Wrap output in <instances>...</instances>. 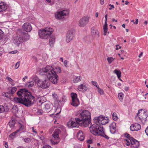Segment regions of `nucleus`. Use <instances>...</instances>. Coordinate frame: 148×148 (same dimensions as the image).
Wrapping results in <instances>:
<instances>
[{
	"label": "nucleus",
	"instance_id": "nucleus-1",
	"mask_svg": "<svg viewBox=\"0 0 148 148\" xmlns=\"http://www.w3.org/2000/svg\"><path fill=\"white\" fill-rule=\"evenodd\" d=\"M39 72L41 75L47 77L48 79L43 81L38 80L37 84L39 88L43 89H47L50 86L49 81L54 84H57L58 76L55 72L52 66H47L45 67L40 69Z\"/></svg>",
	"mask_w": 148,
	"mask_h": 148
},
{
	"label": "nucleus",
	"instance_id": "nucleus-2",
	"mask_svg": "<svg viewBox=\"0 0 148 148\" xmlns=\"http://www.w3.org/2000/svg\"><path fill=\"white\" fill-rule=\"evenodd\" d=\"M17 95L19 97H15L12 99L8 92L2 93V96L10 98V100L16 103L23 104L26 107H30L34 103L35 98L25 88L20 89L17 92Z\"/></svg>",
	"mask_w": 148,
	"mask_h": 148
},
{
	"label": "nucleus",
	"instance_id": "nucleus-3",
	"mask_svg": "<svg viewBox=\"0 0 148 148\" xmlns=\"http://www.w3.org/2000/svg\"><path fill=\"white\" fill-rule=\"evenodd\" d=\"M77 117L71 118L68 122L67 125L69 127H78L79 125L86 127L91 123V115L87 110H79L76 114Z\"/></svg>",
	"mask_w": 148,
	"mask_h": 148
},
{
	"label": "nucleus",
	"instance_id": "nucleus-4",
	"mask_svg": "<svg viewBox=\"0 0 148 148\" xmlns=\"http://www.w3.org/2000/svg\"><path fill=\"white\" fill-rule=\"evenodd\" d=\"M90 132L95 135L101 136L107 139L109 138V137L104 133L102 125L94 123L90 127Z\"/></svg>",
	"mask_w": 148,
	"mask_h": 148
},
{
	"label": "nucleus",
	"instance_id": "nucleus-5",
	"mask_svg": "<svg viewBox=\"0 0 148 148\" xmlns=\"http://www.w3.org/2000/svg\"><path fill=\"white\" fill-rule=\"evenodd\" d=\"M53 29L50 27H46L38 31V34L40 38L44 39L48 38L53 32Z\"/></svg>",
	"mask_w": 148,
	"mask_h": 148
},
{
	"label": "nucleus",
	"instance_id": "nucleus-6",
	"mask_svg": "<svg viewBox=\"0 0 148 148\" xmlns=\"http://www.w3.org/2000/svg\"><path fill=\"white\" fill-rule=\"evenodd\" d=\"M148 116L146 112H145L142 109L139 110L137 113V116L135 117L136 121H141L143 123H145L146 121V118Z\"/></svg>",
	"mask_w": 148,
	"mask_h": 148
},
{
	"label": "nucleus",
	"instance_id": "nucleus-7",
	"mask_svg": "<svg viewBox=\"0 0 148 148\" xmlns=\"http://www.w3.org/2000/svg\"><path fill=\"white\" fill-rule=\"evenodd\" d=\"M71 96L72 98L71 104L74 107H77L79 104L80 103L77 97V94L76 93L72 92L71 94Z\"/></svg>",
	"mask_w": 148,
	"mask_h": 148
},
{
	"label": "nucleus",
	"instance_id": "nucleus-8",
	"mask_svg": "<svg viewBox=\"0 0 148 148\" xmlns=\"http://www.w3.org/2000/svg\"><path fill=\"white\" fill-rule=\"evenodd\" d=\"M90 18L88 16H84L82 17L79 21V26L81 27H84L89 22Z\"/></svg>",
	"mask_w": 148,
	"mask_h": 148
},
{
	"label": "nucleus",
	"instance_id": "nucleus-9",
	"mask_svg": "<svg viewBox=\"0 0 148 148\" xmlns=\"http://www.w3.org/2000/svg\"><path fill=\"white\" fill-rule=\"evenodd\" d=\"M69 14V11L66 10L58 12L56 14L55 17L56 18L62 19L63 18L64 16L68 15Z\"/></svg>",
	"mask_w": 148,
	"mask_h": 148
},
{
	"label": "nucleus",
	"instance_id": "nucleus-10",
	"mask_svg": "<svg viewBox=\"0 0 148 148\" xmlns=\"http://www.w3.org/2000/svg\"><path fill=\"white\" fill-rule=\"evenodd\" d=\"M74 35V31L73 30L68 31L66 34V41L67 43L71 41Z\"/></svg>",
	"mask_w": 148,
	"mask_h": 148
},
{
	"label": "nucleus",
	"instance_id": "nucleus-11",
	"mask_svg": "<svg viewBox=\"0 0 148 148\" xmlns=\"http://www.w3.org/2000/svg\"><path fill=\"white\" fill-rule=\"evenodd\" d=\"M125 136L126 138L123 140L124 145L127 146H129L130 144L131 139L133 138L131 137L130 135L127 133L125 134Z\"/></svg>",
	"mask_w": 148,
	"mask_h": 148
},
{
	"label": "nucleus",
	"instance_id": "nucleus-12",
	"mask_svg": "<svg viewBox=\"0 0 148 148\" xmlns=\"http://www.w3.org/2000/svg\"><path fill=\"white\" fill-rule=\"evenodd\" d=\"M105 118L104 116L101 115L95 117L93 119L94 123H95L99 125H101L100 124V122H101L103 120H104Z\"/></svg>",
	"mask_w": 148,
	"mask_h": 148
},
{
	"label": "nucleus",
	"instance_id": "nucleus-13",
	"mask_svg": "<svg viewBox=\"0 0 148 148\" xmlns=\"http://www.w3.org/2000/svg\"><path fill=\"white\" fill-rule=\"evenodd\" d=\"M141 128V127L140 125L138 123H134L130 126V129L132 131H136L140 130Z\"/></svg>",
	"mask_w": 148,
	"mask_h": 148
},
{
	"label": "nucleus",
	"instance_id": "nucleus-14",
	"mask_svg": "<svg viewBox=\"0 0 148 148\" xmlns=\"http://www.w3.org/2000/svg\"><path fill=\"white\" fill-rule=\"evenodd\" d=\"M131 147L132 148H137L139 145V142L134 138H132L131 142Z\"/></svg>",
	"mask_w": 148,
	"mask_h": 148
},
{
	"label": "nucleus",
	"instance_id": "nucleus-15",
	"mask_svg": "<svg viewBox=\"0 0 148 148\" xmlns=\"http://www.w3.org/2000/svg\"><path fill=\"white\" fill-rule=\"evenodd\" d=\"M23 29L27 32H29L32 30L31 25L28 23H25L23 25Z\"/></svg>",
	"mask_w": 148,
	"mask_h": 148
},
{
	"label": "nucleus",
	"instance_id": "nucleus-16",
	"mask_svg": "<svg viewBox=\"0 0 148 148\" xmlns=\"http://www.w3.org/2000/svg\"><path fill=\"white\" fill-rule=\"evenodd\" d=\"M60 133V130L59 129H57L55 130L52 135L55 139L59 140V134Z\"/></svg>",
	"mask_w": 148,
	"mask_h": 148
},
{
	"label": "nucleus",
	"instance_id": "nucleus-17",
	"mask_svg": "<svg viewBox=\"0 0 148 148\" xmlns=\"http://www.w3.org/2000/svg\"><path fill=\"white\" fill-rule=\"evenodd\" d=\"M22 41V38L20 36H17L14 38L13 42L17 46H19Z\"/></svg>",
	"mask_w": 148,
	"mask_h": 148
},
{
	"label": "nucleus",
	"instance_id": "nucleus-18",
	"mask_svg": "<svg viewBox=\"0 0 148 148\" xmlns=\"http://www.w3.org/2000/svg\"><path fill=\"white\" fill-rule=\"evenodd\" d=\"M109 127L111 133L112 134H114L116 130V125L115 123H112L110 125Z\"/></svg>",
	"mask_w": 148,
	"mask_h": 148
},
{
	"label": "nucleus",
	"instance_id": "nucleus-19",
	"mask_svg": "<svg viewBox=\"0 0 148 148\" xmlns=\"http://www.w3.org/2000/svg\"><path fill=\"white\" fill-rule=\"evenodd\" d=\"M8 5L5 3L2 2L0 3V12L5 11Z\"/></svg>",
	"mask_w": 148,
	"mask_h": 148
},
{
	"label": "nucleus",
	"instance_id": "nucleus-20",
	"mask_svg": "<svg viewBox=\"0 0 148 148\" xmlns=\"http://www.w3.org/2000/svg\"><path fill=\"white\" fill-rule=\"evenodd\" d=\"M77 137L79 140L82 141L84 140V137L83 133L81 130H79L77 133Z\"/></svg>",
	"mask_w": 148,
	"mask_h": 148
},
{
	"label": "nucleus",
	"instance_id": "nucleus-21",
	"mask_svg": "<svg viewBox=\"0 0 148 148\" xmlns=\"http://www.w3.org/2000/svg\"><path fill=\"white\" fill-rule=\"evenodd\" d=\"M17 88L16 87H11L8 89V91L11 95H12L17 90Z\"/></svg>",
	"mask_w": 148,
	"mask_h": 148
},
{
	"label": "nucleus",
	"instance_id": "nucleus-22",
	"mask_svg": "<svg viewBox=\"0 0 148 148\" xmlns=\"http://www.w3.org/2000/svg\"><path fill=\"white\" fill-rule=\"evenodd\" d=\"M55 41V38L54 36H51L49 39V44L50 46L52 47H53Z\"/></svg>",
	"mask_w": 148,
	"mask_h": 148
},
{
	"label": "nucleus",
	"instance_id": "nucleus-23",
	"mask_svg": "<svg viewBox=\"0 0 148 148\" xmlns=\"http://www.w3.org/2000/svg\"><path fill=\"white\" fill-rule=\"evenodd\" d=\"M87 89V87L84 84H82L80 85L78 88V89L79 90L82 91H86Z\"/></svg>",
	"mask_w": 148,
	"mask_h": 148
},
{
	"label": "nucleus",
	"instance_id": "nucleus-24",
	"mask_svg": "<svg viewBox=\"0 0 148 148\" xmlns=\"http://www.w3.org/2000/svg\"><path fill=\"white\" fill-rule=\"evenodd\" d=\"M22 40L27 41L29 38V36L28 33H23L22 35Z\"/></svg>",
	"mask_w": 148,
	"mask_h": 148
},
{
	"label": "nucleus",
	"instance_id": "nucleus-25",
	"mask_svg": "<svg viewBox=\"0 0 148 148\" xmlns=\"http://www.w3.org/2000/svg\"><path fill=\"white\" fill-rule=\"evenodd\" d=\"M114 73L117 75L118 78L120 79L121 76V71L116 69L114 71Z\"/></svg>",
	"mask_w": 148,
	"mask_h": 148
},
{
	"label": "nucleus",
	"instance_id": "nucleus-26",
	"mask_svg": "<svg viewBox=\"0 0 148 148\" xmlns=\"http://www.w3.org/2000/svg\"><path fill=\"white\" fill-rule=\"evenodd\" d=\"M91 33L93 35H94L95 36L98 37L99 36V33L98 31L97 30H94L92 29Z\"/></svg>",
	"mask_w": 148,
	"mask_h": 148
},
{
	"label": "nucleus",
	"instance_id": "nucleus-27",
	"mask_svg": "<svg viewBox=\"0 0 148 148\" xmlns=\"http://www.w3.org/2000/svg\"><path fill=\"white\" fill-rule=\"evenodd\" d=\"M82 77L80 76L76 77L73 79V82L75 83H77L81 80Z\"/></svg>",
	"mask_w": 148,
	"mask_h": 148
},
{
	"label": "nucleus",
	"instance_id": "nucleus-28",
	"mask_svg": "<svg viewBox=\"0 0 148 148\" xmlns=\"http://www.w3.org/2000/svg\"><path fill=\"white\" fill-rule=\"evenodd\" d=\"M108 118L106 117L105 118L103 121L101 122H100V124L101 125H105L106 123H108Z\"/></svg>",
	"mask_w": 148,
	"mask_h": 148
},
{
	"label": "nucleus",
	"instance_id": "nucleus-29",
	"mask_svg": "<svg viewBox=\"0 0 148 148\" xmlns=\"http://www.w3.org/2000/svg\"><path fill=\"white\" fill-rule=\"evenodd\" d=\"M15 121L14 120H11L9 122V126L11 127H13L15 125Z\"/></svg>",
	"mask_w": 148,
	"mask_h": 148
},
{
	"label": "nucleus",
	"instance_id": "nucleus-30",
	"mask_svg": "<svg viewBox=\"0 0 148 148\" xmlns=\"http://www.w3.org/2000/svg\"><path fill=\"white\" fill-rule=\"evenodd\" d=\"M34 84V82L32 81L27 82L26 85V86L28 87H31L33 86Z\"/></svg>",
	"mask_w": 148,
	"mask_h": 148
},
{
	"label": "nucleus",
	"instance_id": "nucleus-31",
	"mask_svg": "<svg viewBox=\"0 0 148 148\" xmlns=\"http://www.w3.org/2000/svg\"><path fill=\"white\" fill-rule=\"evenodd\" d=\"M22 138L23 140L26 143H29L31 141V138H23V137H22Z\"/></svg>",
	"mask_w": 148,
	"mask_h": 148
},
{
	"label": "nucleus",
	"instance_id": "nucleus-32",
	"mask_svg": "<svg viewBox=\"0 0 148 148\" xmlns=\"http://www.w3.org/2000/svg\"><path fill=\"white\" fill-rule=\"evenodd\" d=\"M97 87L98 89V91L100 95L104 94V92L103 90L102 89L99 88V86H97Z\"/></svg>",
	"mask_w": 148,
	"mask_h": 148
},
{
	"label": "nucleus",
	"instance_id": "nucleus-33",
	"mask_svg": "<svg viewBox=\"0 0 148 148\" xmlns=\"http://www.w3.org/2000/svg\"><path fill=\"white\" fill-rule=\"evenodd\" d=\"M124 95L122 93H120L118 94V96L119 99L121 101H122L123 99Z\"/></svg>",
	"mask_w": 148,
	"mask_h": 148
},
{
	"label": "nucleus",
	"instance_id": "nucleus-34",
	"mask_svg": "<svg viewBox=\"0 0 148 148\" xmlns=\"http://www.w3.org/2000/svg\"><path fill=\"white\" fill-rule=\"evenodd\" d=\"M112 119L116 121L118 119L116 113H114L112 114Z\"/></svg>",
	"mask_w": 148,
	"mask_h": 148
},
{
	"label": "nucleus",
	"instance_id": "nucleus-35",
	"mask_svg": "<svg viewBox=\"0 0 148 148\" xmlns=\"http://www.w3.org/2000/svg\"><path fill=\"white\" fill-rule=\"evenodd\" d=\"M114 58L112 57H108L107 58V60L109 64H110L114 60Z\"/></svg>",
	"mask_w": 148,
	"mask_h": 148
},
{
	"label": "nucleus",
	"instance_id": "nucleus-36",
	"mask_svg": "<svg viewBox=\"0 0 148 148\" xmlns=\"http://www.w3.org/2000/svg\"><path fill=\"white\" fill-rule=\"evenodd\" d=\"M4 35V34L3 32L1 29H0V40L3 38Z\"/></svg>",
	"mask_w": 148,
	"mask_h": 148
},
{
	"label": "nucleus",
	"instance_id": "nucleus-37",
	"mask_svg": "<svg viewBox=\"0 0 148 148\" xmlns=\"http://www.w3.org/2000/svg\"><path fill=\"white\" fill-rule=\"evenodd\" d=\"M50 141L51 144L52 145L57 144L59 142V141H57L54 140L53 139H51Z\"/></svg>",
	"mask_w": 148,
	"mask_h": 148
},
{
	"label": "nucleus",
	"instance_id": "nucleus-38",
	"mask_svg": "<svg viewBox=\"0 0 148 148\" xmlns=\"http://www.w3.org/2000/svg\"><path fill=\"white\" fill-rule=\"evenodd\" d=\"M5 111V108L3 106L0 105V113L3 112Z\"/></svg>",
	"mask_w": 148,
	"mask_h": 148
},
{
	"label": "nucleus",
	"instance_id": "nucleus-39",
	"mask_svg": "<svg viewBox=\"0 0 148 148\" xmlns=\"http://www.w3.org/2000/svg\"><path fill=\"white\" fill-rule=\"evenodd\" d=\"M103 29L104 30L103 34L105 36L106 35L107 32L108 31L107 26H103Z\"/></svg>",
	"mask_w": 148,
	"mask_h": 148
},
{
	"label": "nucleus",
	"instance_id": "nucleus-40",
	"mask_svg": "<svg viewBox=\"0 0 148 148\" xmlns=\"http://www.w3.org/2000/svg\"><path fill=\"white\" fill-rule=\"evenodd\" d=\"M56 71L55 72L56 73V72L57 73H60L61 72V70L60 68V67H57L56 68Z\"/></svg>",
	"mask_w": 148,
	"mask_h": 148
},
{
	"label": "nucleus",
	"instance_id": "nucleus-41",
	"mask_svg": "<svg viewBox=\"0 0 148 148\" xmlns=\"http://www.w3.org/2000/svg\"><path fill=\"white\" fill-rule=\"evenodd\" d=\"M53 97L55 100L58 101V96L55 93H53L52 94Z\"/></svg>",
	"mask_w": 148,
	"mask_h": 148
},
{
	"label": "nucleus",
	"instance_id": "nucleus-42",
	"mask_svg": "<svg viewBox=\"0 0 148 148\" xmlns=\"http://www.w3.org/2000/svg\"><path fill=\"white\" fill-rule=\"evenodd\" d=\"M20 64V62H17L16 64H15V69H17L19 67V66Z\"/></svg>",
	"mask_w": 148,
	"mask_h": 148
},
{
	"label": "nucleus",
	"instance_id": "nucleus-43",
	"mask_svg": "<svg viewBox=\"0 0 148 148\" xmlns=\"http://www.w3.org/2000/svg\"><path fill=\"white\" fill-rule=\"evenodd\" d=\"M50 106L49 104H47L45 105V108L46 109L49 110L50 109Z\"/></svg>",
	"mask_w": 148,
	"mask_h": 148
},
{
	"label": "nucleus",
	"instance_id": "nucleus-44",
	"mask_svg": "<svg viewBox=\"0 0 148 148\" xmlns=\"http://www.w3.org/2000/svg\"><path fill=\"white\" fill-rule=\"evenodd\" d=\"M6 79L11 82H12L13 81V80L9 77H6Z\"/></svg>",
	"mask_w": 148,
	"mask_h": 148
},
{
	"label": "nucleus",
	"instance_id": "nucleus-45",
	"mask_svg": "<svg viewBox=\"0 0 148 148\" xmlns=\"http://www.w3.org/2000/svg\"><path fill=\"white\" fill-rule=\"evenodd\" d=\"M91 83L94 85L96 86V87L97 86H98L97 85V83L96 82L92 81Z\"/></svg>",
	"mask_w": 148,
	"mask_h": 148
},
{
	"label": "nucleus",
	"instance_id": "nucleus-46",
	"mask_svg": "<svg viewBox=\"0 0 148 148\" xmlns=\"http://www.w3.org/2000/svg\"><path fill=\"white\" fill-rule=\"evenodd\" d=\"M116 50H118L119 49H121V47L119 46V45H116Z\"/></svg>",
	"mask_w": 148,
	"mask_h": 148
},
{
	"label": "nucleus",
	"instance_id": "nucleus-47",
	"mask_svg": "<svg viewBox=\"0 0 148 148\" xmlns=\"http://www.w3.org/2000/svg\"><path fill=\"white\" fill-rule=\"evenodd\" d=\"M109 5L110 6H111V8H109V9L110 10H112V8H114V6L113 5H111V4H110Z\"/></svg>",
	"mask_w": 148,
	"mask_h": 148
},
{
	"label": "nucleus",
	"instance_id": "nucleus-48",
	"mask_svg": "<svg viewBox=\"0 0 148 148\" xmlns=\"http://www.w3.org/2000/svg\"><path fill=\"white\" fill-rule=\"evenodd\" d=\"M40 139L42 140H43L44 139V137L43 136H39Z\"/></svg>",
	"mask_w": 148,
	"mask_h": 148
},
{
	"label": "nucleus",
	"instance_id": "nucleus-49",
	"mask_svg": "<svg viewBox=\"0 0 148 148\" xmlns=\"http://www.w3.org/2000/svg\"><path fill=\"white\" fill-rule=\"evenodd\" d=\"M145 132L146 135L148 136V126L147 127L145 130Z\"/></svg>",
	"mask_w": 148,
	"mask_h": 148
},
{
	"label": "nucleus",
	"instance_id": "nucleus-50",
	"mask_svg": "<svg viewBox=\"0 0 148 148\" xmlns=\"http://www.w3.org/2000/svg\"><path fill=\"white\" fill-rule=\"evenodd\" d=\"M13 110H15L16 111H15V112H18V108L16 107H14L13 108Z\"/></svg>",
	"mask_w": 148,
	"mask_h": 148
},
{
	"label": "nucleus",
	"instance_id": "nucleus-51",
	"mask_svg": "<svg viewBox=\"0 0 148 148\" xmlns=\"http://www.w3.org/2000/svg\"><path fill=\"white\" fill-rule=\"evenodd\" d=\"M67 60H65L64 61V63L65 66H66L67 64Z\"/></svg>",
	"mask_w": 148,
	"mask_h": 148
},
{
	"label": "nucleus",
	"instance_id": "nucleus-52",
	"mask_svg": "<svg viewBox=\"0 0 148 148\" xmlns=\"http://www.w3.org/2000/svg\"><path fill=\"white\" fill-rule=\"evenodd\" d=\"M17 50H15V51H10V52H9V53L14 54V53H17Z\"/></svg>",
	"mask_w": 148,
	"mask_h": 148
},
{
	"label": "nucleus",
	"instance_id": "nucleus-53",
	"mask_svg": "<svg viewBox=\"0 0 148 148\" xmlns=\"http://www.w3.org/2000/svg\"><path fill=\"white\" fill-rule=\"evenodd\" d=\"M42 110H39L37 111L38 113L39 114H41L42 113Z\"/></svg>",
	"mask_w": 148,
	"mask_h": 148
},
{
	"label": "nucleus",
	"instance_id": "nucleus-54",
	"mask_svg": "<svg viewBox=\"0 0 148 148\" xmlns=\"http://www.w3.org/2000/svg\"><path fill=\"white\" fill-rule=\"evenodd\" d=\"M32 132H33L35 133L36 134H37V132L34 129V128L33 127H32Z\"/></svg>",
	"mask_w": 148,
	"mask_h": 148
},
{
	"label": "nucleus",
	"instance_id": "nucleus-55",
	"mask_svg": "<svg viewBox=\"0 0 148 148\" xmlns=\"http://www.w3.org/2000/svg\"><path fill=\"white\" fill-rule=\"evenodd\" d=\"M87 142L88 143L91 144L92 143V141L91 140H88L87 141Z\"/></svg>",
	"mask_w": 148,
	"mask_h": 148
},
{
	"label": "nucleus",
	"instance_id": "nucleus-56",
	"mask_svg": "<svg viewBox=\"0 0 148 148\" xmlns=\"http://www.w3.org/2000/svg\"><path fill=\"white\" fill-rule=\"evenodd\" d=\"M5 146L6 148H8V143L7 142H6L5 143Z\"/></svg>",
	"mask_w": 148,
	"mask_h": 148
},
{
	"label": "nucleus",
	"instance_id": "nucleus-57",
	"mask_svg": "<svg viewBox=\"0 0 148 148\" xmlns=\"http://www.w3.org/2000/svg\"><path fill=\"white\" fill-rule=\"evenodd\" d=\"M104 0H100V3L101 5H103L104 3Z\"/></svg>",
	"mask_w": 148,
	"mask_h": 148
},
{
	"label": "nucleus",
	"instance_id": "nucleus-58",
	"mask_svg": "<svg viewBox=\"0 0 148 148\" xmlns=\"http://www.w3.org/2000/svg\"><path fill=\"white\" fill-rule=\"evenodd\" d=\"M138 19L137 18L136 19V21L134 22V23L135 24H137L138 23Z\"/></svg>",
	"mask_w": 148,
	"mask_h": 148
},
{
	"label": "nucleus",
	"instance_id": "nucleus-59",
	"mask_svg": "<svg viewBox=\"0 0 148 148\" xmlns=\"http://www.w3.org/2000/svg\"><path fill=\"white\" fill-rule=\"evenodd\" d=\"M129 89V87H125L124 88V90L126 91H127Z\"/></svg>",
	"mask_w": 148,
	"mask_h": 148
},
{
	"label": "nucleus",
	"instance_id": "nucleus-60",
	"mask_svg": "<svg viewBox=\"0 0 148 148\" xmlns=\"http://www.w3.org/2000/svg\"><path fill=\"white\" fill-rule=\"evenodd\" d=\"M27 76H25L23 78V80L24 82H25V79H27Z\"/></svg>",
	"mask_w": 148,
	"mask_h": 148
},
{
	"label": "nucleus",
	"instance_id": "nucleus-61",
	"mask_svg": "<svg viewBox=\"0 0 148 148\" xmlns=\"http://www.w3.org/2000/svg\"><path fill=\"white\" fill-rule=\"evenodd\" d=\"M136 41V40L134 38H133L131 40L132 42H133V43L135 42Z\"/></svg>",
	"mask_w": 148,
	"mask_h": 148
},
{
	"label": "nucleus",
	"instance_id": "nucleus-62",
	"mask_svg": "<svg viewBox=\"0 0 148 148\" xmlns=\"http://www.w3.org/2000/svg\"><path fill=\"white\" fill-rule=\"evenodd\" d=\"M23 128V126L21 125V126L20 128L18 129V130H19V131L20 130H22Z\"/></svg>",
	"mask_w": 148,
	"mask_h": 148
},
{
	"label": "nucleus",
	"instance_id": "nucleus-63",
	"mask_svg": "<svg viewBox=\"0 0 148 148\" xmlns=\"http://www.w3.org/2000/svg\"><path fill=\"white\" fill-rule=\"evenodd\" d=\"M143 53L142 52H141L140 54L139 55L138 57L139 58H140L141 57V56H142V55H143Z\"/></svg>",
	"mask_w": 148,
	"mask_h": 148
},
{
	"label": "nucleus",
	"instance_id": "nucleus-64",
	"mask_svg": "<svg viewBox=\"0 0 148 148\" xmlns=\"http://www.w3.org/2000/svg\"><path fill=\"white\" fill-rule=\"evenodd\" d=\"M99 13L98 12H96L95 13V16L97 18L98 16Z\"/></svg>",
	"mask_w": 148,
	"mask_h": 148
}]
</instances>
